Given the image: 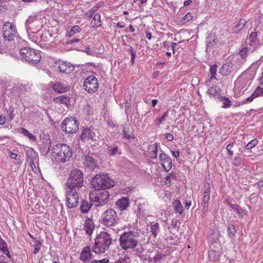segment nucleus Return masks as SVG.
<instances>
[{
  "label": "nucleus",
  "instance_id": "473e14b6",
  "mask_svg": "<svg viewBox=\"0 0 263 263\" xmlns=\"http://www.w3.org/2000/svg\"><path fill=\"white\" fill-rule=\"evenodd\" d=\"M165 255L161 254H156L153 257H149V261L154 263L160 262L165 258Z\"/></svg>",
  "mask_w": 263,
  "mask_h": 263
},
{
  "label": "nucleus",
  "instance_id": "c03bdc74",
  "mask_svg": "<svg viewBox=\"0 0 263 263\" xmlns=\"http://www.w3.org/2000/svg\"><path fill=\"white\" fill-rule=\"evenodd\" d=\"M42 243L40 240H36L34 242V254H36L39 253L41 246H42Z\"/></svg>",
  "mask_w": 263,
  "mask_h": 263
},
{
  "label": "nucleus",
  "instance_id": "f704fd0d",
  "mask_svg": "<svg viewBox=\"0 0 263 263\" xmlns=\"http://www.w3.org/2000/svg\"><path fill=\"white\" fill-rule=\"evenodd\" d=\"M173 205L174 208V210L179 213L182 214L183 211V206L180 200H176L173 202Z\"/></svg>",
  "mask_w": 263,
  "mask_h": 263
},
{
  "label": "nucleus",
  "instance_id": "680f3d73",
  "mask_svg": "<svg viewBox=\"0 0 263 263\" xmlns=\"http://www.w3.org/2000/svg\"><path fill=\"white\" fill-rule=\"evenodd\" d=\"M7 258L3 255L0 256V263H7Z\"/></svg>",
  "mask_w": 263,
  "mask_h": 263
},
{
  "label": "nucleus",
  "instance_id": "ea45409f",
  "mask_svg": "<svg viewBox=\"0 0 263 263\" xmlns=\"http://www.w3.org/2000/svg\"><path fill=\"white\" fill-rule=\"evenodd\" d=\"M81 30V29L80 28V27L79 26H78V25L74 26L72 27H71L70 31L68 33L67 35L70 37L72 36H73L74 35V34H75L77 32H80Z\"/></svg>",
  "mask_w": 263,
  "mask_h": 263
},
{
  "label": "nucleus",
  "instance_id": "4468645a",
  "mask_svg": "<svg viewBox=\"0 0 263 263\" xmlns=\"http://www.w3.org/2000/svg\"><path fill=\"white\" fill-rule=\"evenodd\" d=\"M210 198V185L208 183L204 184V191L201 202V206L203 208L202 211H206L208 207V203Z\"/></svg>",
  "mask_w": 263,
  "mask_h": 263
},
{
  "label": "nucleus",
  "instance_id": "e2e57ef3",
  "mask_svg": "<svg viewBox=\"0 0 263 263\" xmlns=\"http://www.w3.org/2000/svg\"><path fill=\"white\" fill-rule=\"evenodd\" d=\"M93 14L94 13L90 9L86 13V16L88 17H91Z\"/></svg>",
  "mask_w": 263,
  "mask_h": 263
},
{
  "label": "nucleus",
  "instance_id": "3c124183",
  "mask_svg": "<svg viewBox=\"0 0 263 263\" xmlns=\"http://www.w3.org/2000/svg\"><path fill=\"white\" fill-rule=\"evenodd\" d=\"M193 18V16H192L190 13H187L183 18L182 21L183 23H185L186 22H189Z\"/></svg>",
  "mask_w": 263,
  "mask_h": 263
},
{
  "label": "nucleus",
  "instance_id": "2f4dec72",
  "mask_svg": "<svg viewBox=\"0 0 263 263\" xmlns=\"http://www.w3.org/2000/svg\"><path fill=\"white\" fill-rule=\"evenodd\" d=\"M219 89L216 86H212L210 87L208 90L207 92L211 96L215 98L219 97Z\"/></svg>",
  "mask_w": 263,
  "mask_h": 263
},
{
  "label": "nucleus",
  "instance_id": "4d7b16f0",
  "mask_svg": "<svg viewBox=\"0 0 263 263\" xmlns=\"http://www.w3.org/2000/svg\"><path fill=\"white\" fill-rule=\"evenodd\" d=\"M80 40L78 38H74L71 40H69L67 41L66 44L67 45L71 44L74 42H80Z\"/></svg>",
  "mask_w": 263,
  "mask_h": 263
},
{
  "label": "nucleus",
  "instance_id": "393cba45",
  "mask_svg": "<svg viewBox=\"0 0 263 263\" xmlns=\"http://www.w3.org/2000/svg\"><path fill=\"white\" fill-rule=\"evenodd\" d=\"M247 24V21L245 19H240L239 22L232 28L233 33H238L241 31Z\"/></svg>",
  "mask_w": 263,
  "mask_h": 263
},
{
  "label": "nucleus",
  "instance_id": "5701e85b",
  "mask_svg": "<svg viewBox=\"0 0 263 263\" xmlns=\"http://www.w3.org/2000/svg\"><path fill=\"white\" fill-rule=\"evenodd\" d=\"M129 205V199L126 197H122L116 201V206H118L120 211L126 210Z\"/></svg>",
  "mask_w": 263,
  "mask_h": 263
},
{
  "label": "nucleus",
  "instance_id": "1a4fd4ad",
  "mask_svg": "<svg viewBox=\"0 0 263 263\" xmlns=\"http://www.w3.org/2000/svg\"><path fill=\"white\" fill-rule=\"evenodd\" d=\"M67 206L69 209L76 207L79 203V196L76 189L65 187Z\"/></svg>",
  "mask_w": 263,
  "mask_h": 263
},
{
  "label": "nucleus",
  "instance_id": "6ab92c4d",
  "mask_svg": "<svg viewBox=\"0 0 263 263\" xmlns=\"http://www.w3.org/2000/svg\"><path fill=\"white\" fill-rule=\"evenodd\" d=\"M257 33L256 32L251 33L249 37L247 39L246 45L253 48L254 50L259 44V41L257 39Z\"/></svg>",
  "mask_w": 263,
  "mask_h": 263
},
{
  "label": "nucleus",
  "instance_id": "dca6fc26",
  "mask_svg": "<svg viewBox=\"0 0 263 263\" xmlns=\"http://www.w3.org/2000/svg\"><path fill=\"white\" fill-rule=\"evenodd\" d=\"M159 159L161 162L163 168L166 172H168L172 167V163L171 158L164 153L160 154Z\"/></svg>",
  "mask_w": 263,
  "mask_h": 263
},
{
  "label": "nucleus",
  "instance_id": "a211bd4d",
  "mask_svg": "<svg viewBox=\"0 0 263 263\" xmlns=\"http://www.w3.org/2000/svg\"><path fill=\"white\" fill-rule=\"evenodd\" d=\"M74 69V67L71 63L66 61L60 62L59 69L61 73L68 74L72 71Z\"/></svg>",
  "mask_w": 263,
  "mask_h": 263
},
{
  "label": "nucleus",
  "instance_id": "4c0bfd02",
  "mask_svg": "<svg viewBox=\"0 0 263 263\" xmlns=\"http://www.w3.org/2000/svg\"><path fill=\"white\" fill-rule=\"evenodd\" d=\"M220 100L223 102L222 108H227L231 106V101L228 97L220 96Z\"/></svg>",
  "mask_w": 263,
  "mask_h": 263
},
{
  "label": "nucleus",
  "instance_id": "412c9836",
  "mask_svg": "<svg viewBox=\"0 0 263 263\" xmlns=\"http://www.w3.org/2000/svg\"><path fill=\"white\" fill-rule=\"evenodd\" d=\"M53 90L58 93H64L68 90V85L63 83L56 82L51 84Z\"/></svg>",
  "mask_w": 263,
  "mask_h": 263
},
{
  "label": "nucleus",
  "instance_id": "7c9ffc66",
  "mask_svg": "<svg viewBox=\"0 0 263 263\" xmlns=\"http://www.w3.org/2000/svg\"><path fill=\"white\" fill-rule=\"evenodd\" d=\"M122 132L125 138L129 140L134 138L133 132L131 130L129 127H123Z\"/></svg>",
  "mask_w": 263,
  "mask_h": 263
},
{
  "label": "nucleus",
  "instance_id": "de8ad7c7",
  "mask_svg": "<svg viewBox=\"0 0 263 263\" xmlns=\"http://www.w3.org/2000/svg\"><path fill=\"white\" fill-rule=\"evenodd\" d=\"M8 249V248L7 247V242L5 240L3 241H1L0 242V250L3 252H5L7 251Z\"/></svg>",
  "mask_w": 263,
  "mask_h": 263
},
{
  "label": "nucleus",
  "instance_id": "0eeeda50",
  "mask_svg": "<svg viewBox=\"0 0 263 263\" xmlns=\"http://www.w3.org/2000/svg\"><path fill=\"white\" fill-rule=\"evenodd\" d=\"M79 122L74 117L66 118L62 122L61 127L63 132L66 134L76 133L79 129Z\"/></svg>",
  "mask_w": 263,
  "mask_h": 263
},
{
  "label": "nucleus",
  "instance_id": "c85d7f7f",
  "mask_svg": "<svg viewBox=\"0 0 263 263\" xmlns=\"http://www.w3.org/2000/svg\"><path fill=\"white\" fill-rule=\"evenodd\" d=\"M44 136H45V140L43 141V143L44 144V148L46 149L45 155H46L50 151L52 142L49 135H45Z\"/></svg>",
  "mask_w": 263,
  "mask_h": 263
},
{
  "label": "nucleus",
  "instance_id": "b1692460",
  "mask_svg": "<svg viewBox=\"0 0 263 263\" xmlns=\"http://www.w3.org/2000/svg\"><path fill=\"white\" fill-rule=\"evenodd\" d=\"M253 48H251V47H249L248 46L246 45V46L242 47L239 51L238 54L241 57L242 60L245 61H246L248 53L253 52Z\"/></svg>",
  "mask_w": 263,
  "mask_h": 263
},
{
  "label": "nucleus",
  "instance_id": "e433bc0d",
  "mask_svg": "<svg viewBox=\"0 0 263 263\" xmlns=\"http://www.w3.org/2000/svg\"><path fill=\"white\" fill-rule=\"evenodd\" d=\"M208 255L211 260L215 261L218 259L219 252L214 250H210L208 252Z\"/></svg>",
  "mask_w": 263,
  "mask_h": 263
},
{
  "label": "nucleus",
  "instance_id": "bf43d9fd",
  "mask_svg": "<svg viewBox=\"0 0 263 263\" xmlns=\"http://www.w3.org/2000/svg\"><path fill=\"white\" fill-rule=\"evenodd\" d=\"M120 190L123 194H126L130 191L129 188L128 187L120 188Z\"/></svg>",
  "mask_w": 263,
  "mask_h": 263
},
{
  "label": "nucleus",
  "instance_id": "72a5a7b5",
  "mask_svg": "<svg viewBox=\"0 0 263 263\" xmlns=\"http://www.w3.org/2000/svg\"><path fill=\"white\" fill-rule=\"evenodd\" d=\"M20 132L22 134H23L24 136L28 137L30 141L34 142L36 140V137L34 135L31 134L26 128L24 127L21 128Z\"/></svg>",
  "mask_w": 263,
  "mask_h": 263
},
{
  "label": "nucleus",
  "instance_id": "2eb2a0df",
  "mask_svg": "<svg viewBox=\"0 0 263 263\" xmlns=\"http://www.w3.org/2000/svg\"><path fill=\"white\" fill-rule=\"evenodd\" d=\"M238 69L236 65L232 62H228L223 64L220 69L219 72L223 76H229L233 71H236Z\"/></svg>",
  "mask_w": 263,
  "mask_h": 263
},
{
  "label": "nucleus",
  "instance_id": "864d4df0",
  "mask_svg": "<svg viewBox=\"0 0 263 263\" xmlns=\"http://www.w3.org/2000/svg\"><path fill=\"white\" fill-rule=\"evenodd\" d=\"M175 177H176L175 173L171 172V173L168 174L166 176V177L165 178V179H166V181H170V182L171 179L172 178L174 179V178H175Z\"/></svg>",
  "mask_w": 263,
  "mask_h": 263
},
{
  "label": "nucleus",
  "instance_id": "f257e3e1",
  "mask_svg": "<svg viewBox=\"0 0 263 263\" xmlns=\"http://www.w3.org/2000/svg\"><path fill=\"white\" fill-rule=\"evenodd\" d=\"M111 238L107 232H102L95 238V241L92 247V251L96 254L104 253L109 249L111 243Z\"/></svg>",
  "mask_w": 263,
  "mask_h": 263
},
{
  "label": "nucleus",
  "instance_id": "423d86ee",
  "mask_svg": "<svg viewBox=\"0 0 263 263\" xmlns=\"http://www.w3.org/2000/svg\"><path fill=\"white\" fill-rule=\"evenodd\" d=\"M20 53L26 62L31 65L38 63L41 60L40 51L30 47H24L21 49L20 50Z\"/></svg>",
  "mask_w": 263,
  "mask_h": 263
},
{
  "label": "nucleus",
  "instance_id": "603ef678",
  "mask_svg": "<svg viewBox=\"0 0 263 263\" xmlns=\"http://www.w3.org/2000/svg\"><path fill=\"white\" fill-rule=\"evenodd\" d=\"M7 113H9V119L10 121H11L14 118V108L11 107L9 110H7Z\"/></svg>",
  "mask_w": 263,
  "mask_h": 263
},
{
  "label": "nucleus",
  "instance_id": "6e6552de",
  "mask_svg": "<svg viewBox=\"0 0 263 263\" xmlns=\"http://www.w3.org/2000/svg\"><path fill=\"white\" fill-rule=\"evenodd\" d=\"M109 197V194L106 189L98 190L95 195L90 194V201L96 202L95 206H99L106 203Z\"/></svg>",
  "mask_w": 263,
  "mask_h": 263
},
{
  "label": "nucleus",
  "instance_id": "4be33fe9",
  "mask_svg": "<svg viewBox=\"0 0 263 263\" xmlns=\"http://www.w3.org/2000/svg\"><path fill=\"white\" fill-rule=\"evenodd\" d=\"M95 229V224L92 221V219L87 218L85 222L84 226V230L85 231L86 234L90 236Z\"/></svg>",
  "mask_w": 263,
  "mask_h": 263
},
{
  "label": "nucleus",
  "instance_id": "7ed1b4c3",
  "mask_svg": "<svg viewBox=\"0 0 263 263\" xmlns=\"http://www.w3.org/2000/svg\"><path fill=\"white\" fill-rule=\"evenodd\" d=\"M139 234L137 231L124 232L120 237L121 247L124 250L135 248L137 244Z\"/></svg>",
  "mask_w": 263,
  "mask_h": 263
},
{
  "label": "nucleus",
  "instance_id": "69168bd1",
  "mask_svg": "<svg viewBox=\"0 0 263 263\" xmlns=\"http://www.w3.org/2000/svg\"><path fill=\"white\" fill-rule=\"evenodd\" d=\"M129 51L131 53L132 59H135L136 55V50H134L133 48H130Z\"/></svg>",
  "mask_w": 263,
  "mask_h": 263
},
{
  "label": "nucleus",
  "instance_id": "58836bf2",
  "mask_svg": "<svg viewBox=\"0 0 263 263\" xmlns=\"http://www.w3.org/2000/svg\"><path fill=\"white\" fill-rule=\"evenodd\" d=\"M91 24L93 27H99L101 26L100 15L99 14H95L94 15Z\"/></svg>",
  "mask_w": 263,
  "mask_h": 263
},
{
  "label": "nucleus",
  "instance_id": "c9c22d12",
  "mask_svg": "<svg viewBox=\"0 0 263 263\" xmlns=\"http://www.w3.org/2000/svg\"><path fill=\"white\" fill-rule=\"evenodd\" d=\"M217 65L214 64L211 66L210 68V80L213 81V80H217L216 78V74L217 73Z\"/></svg>",
  "mask_w": 263,
  "mask_h": 263
},
{
  "label": "nucleus",
  "instance_id": "f3484780",
  "mask_svg": "<svg viewBox=\"0 0 263 263\" xmlns=\"http://www.w3.org/2000/svg\"><path fill=\"white\" fill-rule=\"evenodd\" d=\"M95 137H96V133L90 128L87 127L82 131L80 138L82 141L85 142L89 140H94Z\"/></svg>",
  "mask_w": 263,
  "mask_h": 263
},
{
  "label": "nucleus",
  "instance_id": "338daca9",
  "mask_svg": "<svg viewBox=\"0 0 263 263\" xmlns=\"http://www.w3.org/2000/svg\"><path fill=\"white\" fill-rule=\"evenodd\" d=\"M111 149H108V151L110 152V155L111 156H114L115 155V147H111L110 146Z\"/></svg>",
  "mask_w": 263,
  "mask_h": 263
},
{
  "label": "nucleus",
  "instance_id": "13d9d810",
  "mask_svg": "<svg viewBox=\"0 0 263 263\" xmlns=\"http://www.w3.org/2000/svg\"><path fill=\"white\" fill-rule=\"evenodd\" d=\"M6 122V117L0 115V125H4Z\"/></svg>",
  "mask_w": 263,
  "mask_h": 263
},
{
  "label": "nucleus",
  "instance_id": "8fccbe9b",
  "mask_svg": "<svg viewBox=\"0 0 263 263\" xmlns=\"http://www.w3.org/2000/svg\"><path fill=\"white\" fill-rule=\"evenodd\" d=\"M164 120L165 119L163 117H161L160 118L155 119L154 121V123L156 125H157L158 127H160L162 122L164 121Z\"/></svg>",
  "mask_w": 263,
  "mask_h": 263
},
{
  "label": "nucleus",
  "instance_id": "f8f14e48",
  "mask_svg": "<svg viewBox=\"0 0 263 263\" xmlns=\"http://www.w3.org/2000/svg\"><path fill=\"white\" fill-rule=\"evenodd\" d=\"M3 37L5 41H12L17 34L14 25L9 23L4 24L3 27Z\"/></svg>",
  "mask_w": 263,
  "mask_h": 263
},
{
  "label": "nucleus",
  "instance_id": "9b49d317",
  "mask_svg": "<svg viewBox=\"0 0 263 263\" xmlns=\"http://www.w3.org/2000/svg\"><path fill=\"white\" fill-rule=\"evenodd\" d=\"M83 88L88 93L95 92L99 88L98 79L93 75L89 76L84 80Z\"/></svg>",
  "mask_w": 263,
  "mask_h": 263
},
{
  "label": "nucleus",
  "instance_id": "a19ab883",
  "mask_svg": "<svg viewBox=\"0 0 263 263\" xmlns=\"http://www.w3.org/2000/svg\"><path fill=\"white\" fill-rule=\"evenodd\" d=\"M258 143V140L257 139H254L250 141L248 144L246 146V149L247 150L250 149L255 147Z\"/></svg>",
  "mask_w": 263,
  "mask_h": 263
},
{
  "label": "nucleus",
  "instance_id": "49530a36",
  "mask_svg": "<svg viewBox=\"0 0 263 263\" xmlns=\"http://www.w3.org/2000/svg\"><path fill=\"white\" fill-rule=\"evenodd\" d=\"M262 94L263 88L260 87H258L253 92V96H255V97H256V98L260 95H262Z\"/></svg>",
  "mask_w": 263,
  "mask_h": 263
},
{
  "label": "nucleus",
  "instance_id": "a878e982",
  "mask_svg": "<svg viewBox=\"0 0 263 263\" xmlns=\"http://www.w3.org/2000/svg\"><path fill=\"white\" fill-rule=\"evenodd\" d=\"M53 101L68 106L70 104V98L66 95H62L54 98Z\"/></svg>",
  "mask_w": 263,
  "mask_h": 263
},
{
  "label": "nucleus",
  "instance_id": "774afa93",
  "mask_svg": "<svg viewBox=\"0 0 263 263\" xmlns=\"http://www.w3.org/2000/svg\"><path fill=\"white\" fill-rule=\"evenodd\" d=\"M230 207L235 211H237V209L239 206L238 204H230Z\"/></svg>",
  "mask_w": 263,
  "mask_h": 263
},
{
  "label": "nucleus",
  "instance_id": "f03ea898",
  "mask_svg": "<svg viewBox=\"0 0 263 263\" xmlns=\"http://www.w3.org/2000/svg\"><path fill=\"white\" fill-rule=\"evenodd\" d=\"M52 151V156L55 157V159L62 163L69 161L73 154L71 147L64 143L54 145Z\"/></svg>",
  "mask_w": 263,
  "mask_h": 263
},
{
  "label": "nucleus",
  "instance_id": "0e129e2a",
  "mask_svg": "<svg viewBox=\"0 0 263 263\" xmlns=\"http://www.w3.org/2000/svg\"><path fill=\"white\" fill-rule=\"evenodd\" d=\"M172 155L175 157L176 158L179 157V151H172Z\"/></svg>",
  "mask_w": 263,
  "mask_h": 263
},
{
  "label": "nucleus",
  "instance_id": "a18cd8bd",
  "mask_svg": "<svg viewBox=\"0 0 263 263\" xmlns=\"http://www.w3.org/2000/svg\"><path fill=\"white\" fill-rule=\"evenodd\" d=\"M205 42L208 47H212L215 43V39H213L212 36H208L206 39Z\"/></svg>",
  "mask_w": 263,
  "mask_h": 263
},
{
  "label": "nucleus",
  "instance_id": "37998d69",
  "mask_svg": "<svg viewBox=\"0 0 263 263\" xmlns=\"http://www.w3.org/2000/svg\"><path fill=\"white\" fill-rule=\"evenodd\" d=\"M236 230L233 225H230L228 228V235L230 237H233L236 233Z\"/></svg>",
  "mask_w": 263,
  "mask_h": 263
},
{
  "label": "nucleus",
  "instance_id": "6e6d98bb",
  "mask_svg": "<svg viewBox=\"0 0 263 263\" xmlns=\"http://www.w3.org/2000/svg\"><path fill=\"white\" fill-rule=\"evenodd\" d=\"M256 97H255V96H253V93L248 98H247L244 101V103L246 102H251L253 99H254Z\"/></svg>",
  "mask_w": 263,
  "mask_h": 263
},
{
  "label": "nucleus",
  "instance_id": "bb28decb",
  "mask_svg": "<svg viewBox=\"0 0 263 263\" xmlns=\"http://www.w3.org/2000/svg\"><path fill=\"white\" fill-rule=\"evenodd\" d=\"M149 156L152 159H156L157 157L158 144L155 143L151 144L148 147Z\"/></svg>",
  "mask_w": 263,
  "mask_h": 263
},
{
  "label": "nucleus",
  "instance_id": "09e8293b",
  "mask_svg": "<svg viewBox=\"0 0 263 263\" xmlns=\"http://www.w3.org/2000/svg\"><path fill=\"white\" fill-rule=\"evenodd\" d=\"M236 212L238 214L239 216L241 217H243L247 214V211L242 209L240 206L237 209Z\"/></svg>",
  "mask_w": 263,
  "mask_h": 263
},
{
  "label": "nucleus",
  "instance_id": "cd10ccee",
  "mask_svg": "<svg viewBox=\"0 0 263 263\" xmlns=\"http://www.w3.org/2000/svg\"><path fill=\"white\" fill-rule=\"evenodd\" d=\"M86 200H83L81 202L80 206V210L81 213L83 214L87 213L91 206L92 205V204L90 202Z\"/></svg>",
  "mask_w": 263,
  "mask_h": 263
},
{
  "label": "nucleus",
  "instance_id": "5fc2aeb1",
  "mask_svg": "<svg viewBox=\"0 0 263 263\" xmlns=\"http://www.w3.org/2000/svg\"><path fill=\"white\" fill-rule=\"evenodd\" d=\"M241 163V159L239 157H235L232 162V164L235 166L239 165Z\"/></svg>",
  "mask_w": 263,
  "mask_h": 263
},
{
  "label": "nucleus",
  "instance_id": "c756f323",
  "mask_svg": "<svg viewBox=\"0 0 263 263\" xmlns=\"http://www.w3.org/2000/svg\"><path fill=\"white\" fill-rule=\"evenodd\" d=\"M160 231L159 224L157 222H152L151 225L150 232L155 238L158 235Z\"/></svg>",
  "mask_w": 263,
  "mask_h": 263
},
{
  "label": "nucleus",
  "instance_id": "9d476101",
  "mask_svg": "<svg viewBox=\"0 0 263 263\" xmlns=\"http://www.w3.org/2000/svg\"><path fill=\"white\" fill-rule=\"evenodd\" d=\"M100 221L104 225L114 230L113 227L115 224V210L111 209L105 211L102 214Z\"/></svg>",
  "mask_w": 263,
  "mask_h": 263
},
{
  "label": "nucleus",
  "instance_id": "20e7f679",
  "mask_svg": "<svg viewBox=\"0 0 263 263\" xmlns=\"http://www.w3.org/2000/svg\"><path fill=\"white\" fill-rule=\"evenodd\" d=\"M91 184L96 190L109 189L115 185V181L104 174H99L92 178Z\"/></svg>",
  "mask_w": 263,
  "mask_h": 263
},
{
  "label": "nucleus",
  "instance_id": "ddd939ff",
  "mask_svg": "<svg viewBox=\"0 0 263 263\" xmlns=\"http://www.w3.org/2000/svg\"><path fill=\"white\" fill-rule=\"evenodd\" d=\"M83 164L86 170L93 171L98 166L97 160L92 157L85 155L82 157Z\"/></svg>",
  "mask_w": 263,
  "mask_h": 263
},
{
  "label": "nucleus",
  "instance_id": "052dcab7",
  "mask_svg": "<svg viewBox=\"0 0 263 263\" xmlns=\"http://www.w3.org/2000/svg\"><path fill=\"white\" fill-rule=\"evenodd\" d=\"M165 138L169 141H172L174 138L173 136L170 133H167L165 135Z\"/></svg>",
  "mask_w": 263,
  "mask_h": 263
},
{
  "label": "nucleus",
  "instance_id": "79ce46f5",
  "mask_svg": "<svg viewBox=\"0 0 263 263\" xmlns=\"http://www.w3.org/2000/svg\"><path fill=\"white\" fill-rule=\"evenodd\" d=\"M234 146V142H231L229 143V144L227 146L226 149L228 152V156L231 158L232 156L234 154L233 151L232 150V148Z\"/></svg>",
  "mask_w": 263,
  "mask_h": 263
},
{
  "label": "nucleus",
  "instance_id": "39448f33",
  "mask_svg": "<svg viewBox=\"0 0 263 263\" xmlns=\"http://www.w3.org/2000/svg\"><path fill=\"white\" fill-rule=\"evenodd\" d=\"M84 177L83 173L79 170H72L65 184V187L79 189L83 186Z\"/></svg>",
  "mask_w": 263,
  "mask_h": 263
},
{
  "label": "nucleus",
  "instance_id": "aec40b11",
  "mask_svg": "<svg viewBox=\"0 0 263 263\" xmlns=\"http://www.w3.org/2000/svg\"><path fill=\"white\" fill-rule=\"evenodd\" d=\"M80 259L84 262H88L92 258V254L90 253V247L87 246L84 247L80 255Z\"/></svg>",
  "mask_w": 263,
  "mask_h": 263
}]
</instances>
